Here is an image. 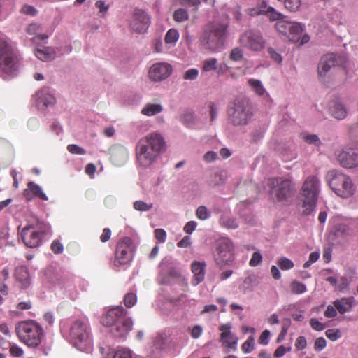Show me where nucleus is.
Returning <instances> with one entry per match:
<instances>
[{"instance_id":"6e6552de","label":"nucleus","mask_w":358,"mask_h":358,"mask_svg":"<svg viewBox=\"0 0 358 358\" xmlns=\"http://www.w3.org/2000/svg\"><path fill=\"white\" fill-rule=\"evenodd\" d=\"M0 69L6 74H11L17 69V59L10 45L0 40Z\"/></svg>"},{"instance_id":"5fc2aeb1","label":"nucleus","mask_w":358,"mask_h":358,"mask_svg":"<svg viewBox=\"0 0 358 358\" xmlns=\"http://www.w3.org/2000/svg\"><path fill=\"white\" fill-rule=\"evenodd\" d=\"M134 208L140 211H148L152 207V205H148L143 201H136L134 204Z\"/></svg>"},{"instance_id":"09e8293b","label":"nucleus","mask_w":358,"mask_h":358,"mask_svg":"<svg viewBox=\"0 0 358 358\" xmlns=\"http://www.w3.org/2000/svg\"><path fill=\"white\" fill-rule=\"evenodd\" d=\"M254 337L250 336L248 339L243 344L242 349L245 352H250L254 347Z\"/></svg>"},{"instance_id":"052dcab7","label":"nucleus","mask_w":358,"mask_h":358,"mask_svg":"<svg viewBox=\"0 0 358 358\" xmlns=\"http://www.w3.org/2000/svg\"><path fill=\"white\" fill-rule=\"evenodd\" d=\"M268 52L271 56V57L275 62H277L278 63H280L282 62V57L280 56V55H279L278 53H277L273 48H268Z\"/></svg>"},{"instance_id":"cd10ccee","label":"nucleus","mask_w":358,"mask_h":358,"mask_svg":"<svg viewBox=\"0 0 358 358\" xmlns=\"http://www.w3.org/2000/svg\"><path fill=\"white\" fill-rule=\"evenodd\" d=\"M163 110L162 105L158 103H147L141 110V113L145 116H153Z\"/></svg>"},{"instance_id":"4468645a","label":"nucleus","mask_w":358,"mask_h":358,"mask_svg":"<svg viewBox=\"0 0 358 358\" xmlns=\"http://www.w3.org/2000/svg\"><path fill=\"white\" fill-rule=\"evenodd\" d=\"M42 231L34 229L33 225L25 227L21 232V237L25 245L29 248H36L40 245Z\"/></svg>"},{"instance_id":"a878e982","label":"nucleus","mask_w":358,"mask_h":358,"mask_svg":"<svg viewBox=\"0 0 358 358\" xmlns=\"http://www.w3.org/2000/svg\"><path fill=\"white\" fill-rule=\"evenodd\" d=\"M192 271L194 273V284L197 285L204 279V264L194 262L192 264Z\"/></svg>"},{"instance_id":"4be33fe9","label":"nucleus","mask_w":358,"mask_h":358,"mask_svg":"<svg viewBox=\"0 0 358 358\" xmlns=\"http://www.w3.org/2000/svg\"><path fill=\"white\" fill-rule=\"evenodd\" d=\"M176 345L173 338L164 334H157L153 341V347L157 351H162L166 348L175 347Z\"/></svg>"},{"instance_id":"a19ab883","label":"nucleus","mask_w":358,"mask_h":358,"mask_svg":"<svg viewBox=\"0 0 358 358\" xmlns=\"http://www.w3.org/2000/svg\"><path fill=\"white\" fill-rule=\"evenodd\" d=\"M178 33L176 29H171L168 31L165 36V42L167 44L174 43L178 39Z\"/></svg>"},{"instance_id":"4c0bfd02","label":"nucleus","mask_w":358,"mask_h":358,"mask_svg":"<svg viewBox=\"0 0 358 358\" xmlns=\"http://www.w3.org/2000/svg\"><path fill=\"white\" fill-rule=\"evenodd\" d=\"M173 19L179 22L187 20L188 19L187 11L183 8L176 10L173 13Z\"/></svg>"},{"instance_id":"774afa93","label":"nucleus","mask_w":358,"mask_h":358,"mask_svg":"<svg viewBox=\"0 0 358 358\" xmlns=\"http://www.w3.org/2000/svg\"><path fill=\"white\" fill-rule=\"evenodd\" d=\"M40 30L41 26L37 24H31L27 28L29 34H37Z\"/></svg>"},{"instance_id":"412c9836","label":"nucleus","mask_w":358,"mask_h":358,"mask_svg":"<svg viewBox=\"0 0 358 358\" xmlns=\"http://www.w3.org/2000/svg\"><path fill=\"white\" fill-rule=\"evenodd\" d=\"M132 321L130 318L123 319L114 324L110 325L111 333L117 337L125 336L131 329Z\"/></svg>"},{"instance_id":"37998d69","label":"nucleus","mask_w":358,"mask_h":358,"mask_svg":"<svg viewBox=\"0 0 358 358\" xmlns=\"http://www.w3.org/2000/svg\"><path fill=\"white\" fill-rule=\"evenodd\" d=\"M137 301L136 295L134 293H128L124 296V305L128 307L131 308L136 303Z\"/></svg>"},{"instance_id":"f03ea898","label":"nucleus","mask_w":358,"mask_h":358,"mask_svg":"<svg viewBox=\"0 0 358 358\" xmlns=\"http://www.w3.org/2000/svg\"><path fill=\"white\" fill-rule=\"evenodd\" d=\"M227 29L228 24L220 22H208L200 36L201 45L210 51L222 48L227 37Z\"/></svg>"},{"instance_id":"603ef678","label":"nucleus","mask_w":358,"mask_h":358,"mask_svg":"<svg viewBox=\"0 0 358 358\" xmlns=\"http://www.w3.org/2000/svg\"><path fill=\"white\" fill-rule=\"evenodd\" d=\"M67 149H68L69 152H70L71 153H73V154H78V155L85 154V150L83 148L79 147L78 145H75V144L69 145L67 147Z\"/></svg>"},{"instance_id":"7c9ffc66","label":"nucleus","mask_w":358,"mask_h":358,"mask_svg":"<svg viewBox=\"0 0 358 358\" xmlns=\"http://www.w3.org/2000/svg\"><path fill=\"white\" fill-rule=\"evenodd\" d=\"M334 234L338 238H346L352 236V229L345 224H338L335 227Z\"/></svg>"},{"instance_id":"0e129e2a","label":"nucleus","mask_w":358,"mask_h":358,"mask_svg":"<svg viewBox=\"0 0 358 358\" xmlns=\"http://www.w3.org/2000/svg\"><path fill=\"white\" fill-rule=\"evenodd\" d=\"M113 358H131L130 352L126 350L117 351Z\"/></svg>"},{"instance_id":"dca6fc26","label":"nucleus","mask_w":358,"mask_h":358,"mask_svg":"<svg viewBox=\"0 0 358 358\" xmlns=\"http://www.w3.org/2000/svg\"><path fill=\"white\" fill-rule=\"evenodd\" d=\"M327 108L331 117L336 120H343L348 115V109L339 97H335L330 100Z\"/></svg>"},{"instance_id":"338daca9","label":"nucleus","mask_w":358,"mask_h":358,"mask_svg":"<svg viewBox=\"0 0 358 358\" xmlns=\"http://www.w3.org/2000/svg\"><path fill=\"white\" fill-rule=\"evenodd\" d=\"M203 331V329L200 325H196L192 330V336L194 338H198Z\"/></svg>"},{"instance_id":"a18cd8bd","label":"nucleus","mask_w":358,"mask_h":358,"mask_svg":"<svg viewBox=\"0 0 358 358\" xmlns=\"http://www.w3.org/2000/svg\"><path fill=\"white\" fill-rule=\"evenodd\" d=\"M199 75L197 69H191L185 72L183 75V79L186 80H194Z\"/></svg>"},{"instance_id":"f257e3e1","label":"nucleus","mask_w":358,"mask_h":358,"mask_svg":"<svg viewBox=\"0 0 358 358\" xmlns=\"http://www.w3.org/2000/svg\"><path fill=\"white\" fill-rule=\"evenodd\" d=\"M165 141L161 134H150L141 138L136 148V154L139 164L144 167L150 166L159 152L165 150Z\"/></svg>"},{"instance_id":"c85d7f7f","label":"nucleus","mask_w":358,"mask_h":358,"mask_svg":"<svg viewBox=\"0 0 358 358\" xmlns=\"http://www.w3.org/2000/svg\"><path fill=\"white\" fill-rule=\"evenodd\" d=\"M228 175L225 171L216 172L211 178L210 184L213 187H221L224 185L227 180Z\"/></svg>"},{"instance_id":"3c124183","label":"nucleus","mask_w":358,"mask_h":358,"mask_svg":"<svg viewBox=\"0 0 358 358\" xmlns=\"http://www.w3.org/2000/svg\"><path fill=\"white\" fill-rule=\"evenodd\" d=\"M310 327L316 331H322L325 328V324L321 323L315 318H312L310 320Z\"/></svg>"},{"instance_id":"e433bc0d","label":"nucleus","mask_w":358,"mask_h":358,"mask_svg":"<svg viewBox=\"0 0 358 358\" xmlns=\"http://www.w3.org/2000/svg\"><path fill=\"white\" fill-rule=\"evenodd\" d=\"M250 85L252 87L253 90L259 96L265 93V89L262 85L261 81L258 80L250 79L248 81Z\"/></svg>"},{"instance_id":"4d7b16f0","label":"nucleus","mask_w":358,"mask_h":358,"mask_svg":"<svg viewBox=\"0 0 358 358\" xmlns=\"http://www.w3.org/2000/svg\"><path fill=\"white\" fill-rule=\"evenodd\" d=\"M326 340L320 337L317 338L315 341V348L317 350H322L326 347Z\"/></svg>"},{"instance_id":"0eeeda50","label":"nucleus","mask_w":358,"mask_h":358,"mask_svg":"<svg viewBox=\"0 0 358 358\" xmlns=\"http://www.w3.org/2000/svg\"><path fill=\"white\" fill-rule=\"evenodd\" d=\"M15 331L20 341L29 347H37L41 342L43 329L34 321L19 322Z\"/></svg>"},{"instance_id":"a211bd4d","label":"nucleus","mask_w":358,"mask_h":358,"mask_svg":"<svg viewBox=\"0 0 358 358\" xmlns=\"http://www.w3.org/2000/svg\"><path fill=\"white\" fill-rule=\"evenodd\" d=\"M259 192L258 185L251 180L243 182L238 188V193L242 199L248 198L250 202L256 199Z\"/></svg>"},{"instance_id":"5701e85b","label":"nucleus","mask_w":358,"mask_h":358,"mask_svg":"<svg viewBox=\"0 0 358 358\" xmlns=\"http://www.w3.org/2000/svg\"><path fill=\"white\" fill-rule=\"evenodd\" d=\"M230 327L224 324L220 327V330L223 331L221 334L222 341L230 348H235L237 344V338L229 331Z\"/></svg>"},{"instance_id":"c756f323","label":"nucleus","mask_w":358,"mask_h":358,"mask_svg":"<svg viewBox=\"0 0 358 358\" xmlns=\"http://www.w3.org/2000/svg\"><path fill=\"white\" fill-rule=\"evenodd\" d=\"M303 28L301 24L299 22H292V27L288 35L289 41L293 42L298 41V36L302 33Z\"/></svg>"},{"instance_id":"13d9d810","label":"nucleus","mask_w":358,"mask_h":358,"mask_svg":"<svg viewBox=\"0 0 358 358\" xmlns=\"http://www.w3.org/2000/svg\"><path fill=\"white\" fill-rule=\"evenodd\" d=\"M217 153L214 151H208L203 155L205 162L209 163L214 162L217 159Z\"/></svg>"},{"instance_id":"c9c22d12","label":"nucleus","mask_w":358,"mask_h":358,"mask_svg":"<svg viewBox=\"0 0 358 358\" xmlns=\"http://www.w3.org/2000/svg\"><path fill=\"white\" fill-rule=\"evenodd\" d=\"M28 188L34 195L38 196L40 199L43 200L48 199L45 194L42 192L41 188L38 185H35L33 182L28 183Z\"/></svg>"},{"instance_id":"9b49d317","label":"nucleus","mask_w":358,"mask_h":358,"mask_svg":"<svg viewBox=\"0 0 358 358\" xmlns=\"http://www.w3.org/2000/svg\"><path fill=\"white\" fill-rule=\"evenodd\" d=\"M239 43L253 51H261L264 48L265 41L259 31L252 29L245 31L239 38Z\"/></svg>"},{"instance_id":"1a4fd4ad","label":"nucleus","mask_w":358,"mask_h":358,"mask_svg":"<svg viewBox=\"0 0 358 358\" xmlns=\"http://www.w3.org/2000/svg\"><path fill=\"white\" fill-rule=\"evenodd\" d=\"M233 244L227 238L220 240L217 247V255L215 259L217 265L223 268L226 265H229L234 260Z\"/></svg>"},{"instance_id":"423d86ee","label":"nucleus","mask_w":358,"mask_h":358,"mask_svg":"<svg viewBox=\"0 0 358 358\" xmlns=\"http://www.w3.org/2000/svg\"><path fill=\"white\" fill-rule=\"evenodd\" d=\"M326 179L331 189L338 196L348 198L355 192L351 178L338 171H329Z\"/></svg>"},{"instance_id":"7ed1b4c3","label":"nucleus","mask_w":358,"mask_h":358,"mask_svg":"<svg viewBox=\"0 0 358 358\" xmlns=\"http://www.w3.org/2000/svg\"><path fill=\"white\" fill-rule=\"evenodd\" d=\"M229 122L234 127H245L249 124L253 112L248 99L237 97L227 107Z\"/></svg>"},{"instance_id":"bf43d9fd","label":"nucleus","mask_w":358,"mask_h":358,"mask_svg":"<svg viewBox=\"0 0 358 358\" xmlns=\"http://www.w3.org/2000/svg\"><path fill=\"white\" fill-rule=\"evenodd\" d=\"M336 308L334 306L329 305L327 308V310L324 312V315L327 317H334L337 315Z\"/></svg>"},{"instance_id":"aec40b11","label":"nucleus","mask_w":358,"mask_h":358,"mask_svg":"<svg viewBox=\"0 0 358 358\" xmlns=\"http://www.w3.org/2000/svg\"><path fill=\"white\" fill-rule=\"evenodd\" d=\"M71 336L75 340L74 345L77 346L79 343L87 340L88 334L86 331V326L81 322H76L71 329Z\"/></svg>"},{"instance_id":"69168bd1","label":"nucleus","mask_w":358,"mask_h":358,"mask_svg":"<svg viewBox=\"0 0 358 358\" xmlns=\"http://www.w3.org/2000/svg\"><path fill=\"white\" fill-rule=\"evenodd\" d=\"M51 248L54 252L60 253L63 250V245L58 241H54L51 245Z\"/></svg>"},{"instance_id":"bb28decb","label":"nucleus","mask_w":358,"mask_h":358,"mask_svg":"<svg viewBox=\"0 0 358 358\" xmlns=\"http://www.w3.org/2000/svg\"><path fill=\"white\" fill-rule=\"evenodd\" d=\"M352 298H342L334 301V306L341 314H344L352 308Z\"/></svg>"},{"instance_id":"39448f33","label":"nucleus","mask_w":358,"mask_h":358,"mask_svg":"<svg viewBox=\"0 0 358 358\" xmlns=\"http://www.w3.org/2000/svg\"><path fill=\"white\" fill-rule=\"evenodd\" d=\"M320 193V180L315 176L306 178L301 189L302 214L309 215L315 209Z\"/></svg>"},{"instance_id":"e2e57ef3","label":"nucleus","mask_w":358,"mask_h":358,"mask_svg":"<svg viewBox=\"0 0 358 358\" xmlns=\"http://www.w3.org/2000/svg\"><path fill=\"white\" fill-rule=\"evenodd\" d=\"M155 238L161 242H164L166 238V231L164 229H158L155 231Z\"/></svg>"},{"instance_id":"473e14b6","label":"nucleus","mask_w":358,"mask_h":358,"mask_svg":"<svg viewBox=\"0 0 358 358\" xmlns=\"http://www.w3.org/2000/svg\"><path fill=\"white\" fill-rule=\"evenodd\" d=\"M292 22L286 21V20H280L278 21L275 27L278 32L280 34L285 35L288 37V35L289 34V31L292 27Z\"/></svg>"},{"instance_id":"680f3d73","label":"nucleus","mask_w":358,"mask_h":358,"mask_svg":"<svg viewBox=\"0 0 358 358\" xmlns=\"http://www.w3.org/2000/svg\"><path fill=\"white\" fill-rule=\"evenodd\" d=\"M291 324V320L289 318H285L282 320V331H281V336L282 338L285 337V336L287 333L288 327Z\"/></svg>"},{"instance_id":"6ab92c4d","label":"nucleus","mask_w":358,"mask_h":358,"mask_svg":"<svg viewBox=\"0 0 358 358\" xmlns=\"http://www.w3.org/2000/svg\"><path fill=\"white\" fill-rule=\"evenodd\" d=\"M127 310L122 306H117L108 310L105 317L102 318V324L110 326L126 319Z\"/></svg>"},{"instance_id":"de8ad7c7","label":"nucleus","mask_w":358,"mask_h":358,"mask_svg":"<svg viewBox=\"0 0 358 358\" xmlns=\"http://www.w3.org/2000/svg\"><path fill=\"white\" fill-rule=\"evenodd\" d=\"M243 51L239 48H234L230 54V59L233 61H239L243 58Z\"/></svg>"},{"instance_id":"ea45409f","label":"nucleus","mask_w":358,"mask_h":358,"mask_svg":"<svg viewBox=\"0 0 358 358\" xmlns=\"http://www.w3.org/2000/svg\"><path fill=\"white\" fill-rule=\"evenodd\" d=\"M303 141L310 145L319 146L321 144L319 137L316 134H305L303 136Z\"/></svg>"},{"instance_id":"f8f14e48","label":"nucleus","mask_w":358,"mask_h":358,"mask_svg":"<svg viewBox=\"0 0 358 358\" xmlns=\"http://www.w3.org/2000/svg\"><path fill=\"white\" fill-rule=\"evenodd\" d=\"M172 73V66L166 62L152 64L148 70L149 79L155 83L162 82L168 78Z\"/></svg>"},{"instance_id":"79ce46f5","label":"nucleus","mask_w":358,"mask_h":358,"mask_svg":"<svg viewBox=\"0 0 358 358\" xmlns=\"http://www.w3.org/2000/svg\"><path fill=\"white\" fill-rule=\"evenodd\" d=\"M301 0H288L285 5V7L292 12L296 11L301 6Z\"/></svg>"},{"instance_id":"49530a36","label":"nucleus","mask_w":358,"mask_h":358,"mask_svg":"<svg viewBox=\"0 0 358 358\" xmlns=\"http://www.w3.org/2000/svg\"><path fill=\"white\" fill-rule=\"evenodd\" d=\"M210 213L204 206H199L196 210V215L199 219L205 220L209 216Z\"/></svg>"},{"instance_id":"f704fd0d","label":"nucleus","mask_w":358,"mask_h":358,"mask_svg":"<svg viewBox=\"0 0 358 358\" xmlns=\"http://www.w3.org/2000/svg\"><path fill=\"white\" fill-rule=\"evenodd\" d=\"M217 68V61L215 58H210L203 61L202 70L205 72L216 70Z\"/></svg>"},{"instance_id":"20e7f679","label":"nucleus","mask_w":358,"mask_h":358,"mask_svg":"<svg viewBox=\"0 0 358 358\" xmlns=\"http://www.w3.org/2000/svg\"><path fill=\"white\" fill-rule=\"evenodd\" d=\"M266 185L272 199L283 204L290 203L296 193L294 183L289 179L271 178L266 180Z\"/></svg>"},{"instance_id":"ddd939ff","label":"nucleus","mask_w":358,"mask_h":358,"mask_svg":"<svg viewBox=\"0 0 358 358\" xmlns=\"http://www.w3.org/2000/svg\"><path fill=\"white\" fill-rule=\"evenodd\" d=\"M133 247L131 240L128 237L124 238L117 245L116 261L119 265L129 262L132 258Z\"/></svg>"},{"instance_id":"58836bf2","label":"nucleus","mask_w":358,"mask_h":358,"mask_svg":"<svg viewBox=\"0 0 358 358\" xmlns=\"http://www.w3.org/2000/svg\"><path fill=\"white\" fill-rule=\"evenodd\" d=\"M290 287H291V290H292V293L296 294H302V293L305 292V291L306 290V287L305 285H303V283H301L296 280H294L291 283Z\"/></svg>"},{"instance_id":"72a5a7b5","label":"nucleus","mask_w":358,"mask_h":358,"mask_svg":"<svg viewBox=\"0 0 358 358\" xmlns=\"http://www.w3.org/2000/svg\"><path fill=\"white\" fill-rule=\"evenodd\" d=\"M271 21H280L282 20L285 16L276 11L273 7H268L266 10H265V13Z\"/></svg>"},{"instance_id":"c03bdc74","label":"nucleus","mask_w":358,"mask_h":358,"mask_svg":"<svg viewBox=\"0 0 358 358\" xmlns=\"http://www.w3.org/2000/svg\"><path fill=\"white\" fill-rule=\"evenodd\" d=\"M278 264L282 270L290 269L294 266V263L290 259L285 257L280 258Z\"/></svg>"},{"instance_id":"864d4df0","label":"nucleus","mask_w":358,"mask_h":358,"mask_svg":"<svg viewBox=\"0 0 358 358\" xmlns=\"http://www.w3.org/2000/svg\"><path fill=\"white\" fill-rule=\"evenodd\" d=\"M262 259V257L260 252H255L253 253L252 258L250 261V265L251 266H256L261 263Z\"/></svg>"},{"instance_id":"393cba45","label":"nucleus","mask_w":358,"mask_h":358,"mask_svg":"<svg viewBox=\"0 0 358 358\" xmlns=\"http://www.w3.org/2000/svg\"><path fill=\"white\" fill-rule=\"evenodd\" d=\"M15 276L22 288L26 289L30 285V277L27 268L22 266L17 268Z\"/></svg>"},{"instance_id":"2eb2a0df","label":"nucleus","mask_w":358,"mask_h":358,"mask_svg":"<svg viewBox=\"0 0 358 358\" xmlns=\"http://www.w3.org/2000/svg\"><path fill=\"white\" fill-rule=\"evenodd\" d=\"M341 57L336 54L329 53L320 59L318 64L317 71L320 77H324L326 74L334 66L338 65Z\"/></svg>"},{"instance_id":"b1692460","label":"nucleus","mask_w":358,"mask_h":358,"mask_svg":"<svg viewBox=\"0 0 358 358\" xmlns=\"http://www.w3.org/2000/svg\"><path fill=\"white\" fill-rule=\"evenodd\" d=\"M37 105L39 109L44 110L48 106H53L55 102V98L49 94H43L42 92H38L36 94Z\"/></svg>"},{"instance_id":"f3484780","label":"nucleus","mask_w":358,"mask_h":358,"mask_svg":"<svg viewBox=\"0 0 358 358\" xmlns=\"http://www.w3.org/2000/svg\"><path fill=\"white\" fill-rule=\"evenodd\" d=\"M149 24L150 18L145 11L142 10L134 11L131 28L135 32L138 34L145 33L149 27Z\"/></svg>"},{"instance_id":"9d476101","label":"nucleus","mask_w":358,"mask_h":358,"mask_svg":"<svg viewBox=\"0 0 358 358\" xmlns=\"http://www.w3.org/2000/svg\"><path fill=\"white\" fill-rule=\"evenodd\" d=\"M336 161L343 167L347 169L358 166V150L347 145L335 152Z\"/></svg>"},{"instance_id":"8fccbe9b","label":"nucleus","mask_w":358,"mask_h":358,"mask_svg":"<svg viewBox=\"0 0 358 358\" xmlns=\"http://www.w3.org/2000/svg\"><path fill=\"white\" fill-rule=\"evenodd\" d=\"M326 336L331 341H335L341 336L340 331L338 329H328L326 331Z\"/></svg>"},{"instance_id":"2f4dec72","label":"nucleus","mask_w":358,"mask_h":358,"mask_svg":"<svg viewBox=\"0 0 358 358\" xmlns=\"http://www.w3.org/2000/svg\"><path fill=\"white\" fill-rule=\"evenodd\" d=\"M50 47H45L44 49L36 50V56L41 61L47 62L53 59L52 54Z\"/></svg>"},{"instance_id":"6e6d98bb","label":"nucleus","mask_w":358,"mask_h":358,"mask_svg":"<svg viewBox=\"0 0 358 358\" xmlns=\"http://www.w3.org/2000/svg\"><path fill=\"white\" fill-rule=\"evenodd\" d=\"M183 122L187 126L194 124V116L192 113H186L183 115Z\"/></svg>"}]
</instances>
